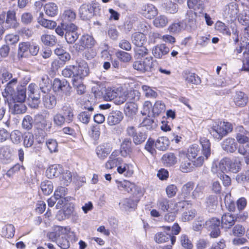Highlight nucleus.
<instances>
[{"mask_svg": "<svg viewBox=\"0 0 249 249\" xmlns=\"http://www.w3.org/2000/svg\"><path fill=\"white\" fill-rule=\"evenodd\" d=\"M200 142L202 146V154L204 155L205 160H207L211 155V143L206 138L203 137L200 139Z\"/></svg>", "mask_w": 249, "mask_h": 249, "instance_id": "23", "label": "nucleus"}, {"mask_svg": "<svg viewBox=\"0 0 249 249\" xmlns=\"http://www.w3.org/2000/svg\"><path fill=\"white\" fill-rule=\"evenodd\" d=\"M110 152L111 149L107 145H99L96 149V154L98 157L101 160L106 159Z\"/></svg>", "mask_w": 249, "mask_h": 249, "instance_id": "27", "label": "nucleus"}, {"mask_svg": "<svg viewBox=\"0 0 249 249\" xmlns=\"http://www.w3.org/2000/svg\"><path fill=\"white\" fill-rule=\"evenodd\" d=\"M53 89L55 92L67 93L71 92V87L67 80H61L58 78H55L53 81Z\"/></svg>", "mask_w": 249, "mask_h": 249, "instance_id": "11", "label": "nucleus"}, {"mask_svg": "<svg viewBox=\"0 0 249 249\" xmlns=\"http://www.w3.org/2000/svg\"><path fill=\"white\" fill-rule=\"evenodd\" d=\"M235 138L240 144L249 142V132L242 126H238L235 128Z\"/></svg>", "mask_w": 249, "mask_h": 249, "instance_id": "14", "label": "nucleus"}, {"mask_svg": "<svg viewBox=\"0 0 249 249\" xmlns=\"http://www.w3.org/2000/svg\"><path fill=\"white\" fill-rule=\"evenodd\" d=\"M236 218L230 213L222 215L221 217V225L224 229H230L235 222Z\"/></svg>", "mask_w": 249, "mask_h": 249, "instance_id": "18", "label": "nucleus"}, {"mask_svg": "<svg viewBox=\"0 0 249 249\" xmlns=\"http://www.w3.org/2000/svg\"><path fill=\"white\" fill-rule=\"evenodd\" d=\"M66 232V229L61 226H56L53 231L47 233L48 238L53 242H57L62 235Z\"/></svg>", "mask_w": 249, "mask_h": 249, "instance_id": "16", "label": "nucleus"}, {"mask_svg": "<svg viewBox=\"0 0 249 249\" xmlns=\"http://www.w3.org/2000/svg\"><path fill=\"white\" fill-rule=\"evenodd\" d=\"M162 162L166 166H171L177 162V159L173 153H167L162 157Z\"/></svg>", "mask_w": 249, "mask_h": 249, "instance_id": "33", "label": "nucleus"}, {"mask_svg": "<svg viewBox=\"0 0 249 249\" xmlns=\"http://www.w3.org/2000/svg\"><path fill=\"white\" fill-rule=\"evenodd\" d=\"M118 152L114 151L110 155L109 160L105 164V167L107 169H112L122 163V159L120 157H118Z\"/></svg>", "mask_w": 249, "mask_h": 249, "instance_id": "17", "label": "nucleus"}, {"mask_svg": "<svg viewBox=\"0 0 249 249\" xmlns=\"http://www.w3.org/2000/svg\"><path fill=\"white\" fill-rule=\"evenodd\" d=\"M158 11L154 5L147 4L143 7V15L147 18L151 19L157 15Z\"/></svg>", "mask_w": 249, "mask_h": 249, "instance_id": "26", "label": "nucleus"}, {"mask_svg": "<svg viewBox=\"0 0 249 249\" xmlns=\"http://www.w3.org/2000/svg\"><path fill=\"white\" fill-rule=\"evenodd\" d=\"M168 22V19L164 16H158L154 20V25L159 28H162L165 26Z\"/></svg>", "mask_w": 249, "mask_h": 249, "instance_id": "53", "label": "nucleus"}, {"mask_svg": "<svg viewBox=\"0 0 249 249\" xmlns=\"http://www.w3.org/2000/svg\"><path fill=\"white\" fill-rule=\"evenodd\" d=\"M89 70L87 63L83 62L78 66L74 65L67 66L61 72L63 76L65 78H72V84L75 86V83L83 77L87 76Z\"/></svg>", "mask_w": 249, "mask_h": 249, "instance_id": "1", "label": "nucleus"}, {"mask_svg": "<svg viewBox=\"0 0 249 249\" xmlns=\"http://www.w3.org/2000/svg\"><path fill=\"white\" fill-rule=\"evenodd\" d=\"M61 25L66 32L65 34L77 32L78 27L72 23H61Z\"/></svg>", "mask_w": 249, "mask_h": 249, "instance_id": "58", "label": "nucleus"}, {"mask_svg": "<svg viewBox=\"0 0 249 249\" xmlns=\"http://www.w3.org/2000/svg\"><path fill=\"white\" fill-rule=\"evenodd\" d=\"M15 233L14 226L12 224L6 225L2 230V234L6 238H11L14 236Z\"/></svg>", "mask_w": 249, "mask_h": 249, "instance_id": "55", "label": "nucleus"}, {"mask_svg": "<svg viewBox=\"0 0 249 249\" xmlns=\"http://www.w3.org/2000/svg\"><path fill=\"white\" fill-rule=\"evenodd\" d=\"M33 119L30 115H26L22 122V127L26 130H30L33 126Z\"/></svg>", "mask_w": 249, "mask_h": 249, "instance_id": "45", "label": "nucleus"}, {"mask_svg": "<svg viewBox=\"0 0 249 249\" xmlns=\"http://www.w3.org/2000/svg\"><path fill=\"white\" fill-rule=\"evenodd\" d=\"M166 107L165 104L161 101H157L153 107L151 115L154 117L158 116L165 111Z\"/></svg>", "mask_w": 249, "mask_h": 249, "instance_id": "32", "label": "nucleus"}, {"mask_svg": "<svg viewBox=\"0 0 249 249\" xmlns=\"http://www.w3.org/2000/svg\"><path fill=\"white\" fill-rule=\"evenodd\" d=\"M154 64L153 57H147L144 59L135 61L133 64V68L142 73L152 71Z\"/></svg>", "mask_w": 249, "mask_h": 249, "instance_id": "7", "label": "nucleus"}, {"mask_svg": "<svg viewBox=\"0 0 249 249\" xmlns=\"http://www.w3.org/2000/svg\"><path fill=\"white\" fill-rule=\"evenodd\" d=\"M238 12L236 4L232 2L225 7L223 15L228 20L233 21L236 18Z\"/></svg>", "mask_w": 249, "mask_h": 249, "instance_id": "13", "label": "nucleus"}, {"mask_svg": "<svg viewBox=\"0 0 249 249\" xmlns=\"http://www.w3.org/2000/svg\"><path fill=\"white\" fill-rule=\"evenodd\" d=\"M45 129H35V140L38 143H42L45 142L46 137Z\"/></svg>", "mask_w": 249, "mask_h": 249, "instance_id": "47", "label": "nucleus"}, {"mask_svg": "<svg viewBox=\"0 0 249 249\" xmlns=\"http://www.w3.org/2000/svg\"><path fill=\"white\" fill-rule=\"evenodd\" d=\"M142 126L145 127L147 129L152 130L155 128L157 125V122L153 119L146 118L141 123Z\"/></svg>", "mask_w": 249, "mask_h": 249, "instance_id": "48", "label": "nucleus"}, {"mask_svg": "<svg viewBox=\"0 0 249 249\" xmlns=\"http://www.w3.org/2000/svg\"><path fill=\"white\" fill-rule=\"evenodd\" d=\"M44 14L42 12L39 13V16L37 18V22L42 26L48 29H53L56 26L55 21L43 18Z\"/></svg>", "mask_w": 249, "mask_h": 249, "instance_id": "24", "label": "nucleus"}, {"mask_svg": "<svg viewBox=\"0 0 249 249\" xmlns=\"http://www.w3.org/2000/svg\"><path fill=\"white\" fill-rule=\"evenodd\" d=\"M123 113L118 110L113 111L110 112L107 119L109 125H114L119 124L123 119Z\"/></svg>", "mask_w": 249, "mask_h": 249, "instance_id": "19", "label": "nucleus"}, {"mask_svg": "<svg viewBox=\"0 0 249 249\" xmlns=\"http://www.w3.org/2000/svg\"><path fill=\"white\" fill-rule=\"evenodd\" d=\"M41 189L45 195L50 194L53 190V185L51 181L46 180L41 183Z\"/></svg>", "mask_w": 249, "mask_h": 249, "instance_id": "44", "label": "nucleus"}, {"mask_svg": "<svg viewBox=\"0 0 249 249\" xmlns=\"http://www.w3.org/2000/svg\"><path fill=\"white\" fill-rule=\"evenodd\" d=\"M169 52V48L164 44L158 45L152 49V53L155 57L161 58Z\"/></svg>", "mask_w": 249, "mask_h": 249, "instance_id": "21", "label": "nucleus"}, {"mask_svg": "<svg viewBox=\"0 0 249 249\" xmlns=\"http://www.w3.org/2000/svg\"><path fill=\"white\" fill-rule=\"evenodd\" d=\"M44 10L46 15L50 17H54L57 15L58 8L56 4L53 2L46 3L44 6Z\"/></svg>", "mask_w": 249, "mask_h": 249, "instance_id": "36", "label": "nucleus"}, {"mask_svg": "<svg viewBox=\"0 0 249 249\" xmlns=\"http://www.w3.org/2000/svg\"><path fill=\"white\" fill-rule=\"evenodd\" d=\"M131 40L136 47L142 46L146 42V36L142 33L136 32L132 35Z\"/></svg>", "mask_w": 249, "mask_h": 249, "instance_id": "29", "label": "nucleus"}, {"mask_svg": "<svg viewBox=\"0 0 249 249\" xmlns=\"http://www.w3.org/2000/svg\"><path fill=\"white\" fill-rule=\"evenodd\" d=\"M196 211L194 209L184 212L182 215V220L186 222L192 220L196 215Z\"/></svg>", "mask_w": 249, "mask_h": 249, "instance_id": "61", "label": "nucleus"}, {"mask_svg": "<svg viewBox=\"0 0 249 249\" xmlns=\"http://www.w3.org/2000/svg\"><path fill=\"white\" fill-rule=\"evenodd\" d=\"M215 28L217 31L227 36H230L231 34L228 27L221 21L216 22L215 24Z\"/></svg>", "mask_w": 249, "mask_h": 249, "instance_id": "50", "label": "nucleus"}, {"mask_svg": "<svg viewBox=\"0 0 249 249\" xmlns=\"http://www.w3.org/2000/svg\"><path fill=\"white\" fill-rule=\"evenodd\" d=\"M26 94H3L5 101L8 103L12 113L20 114L25 113L27 108L24 104L26 100Z\"/></svg>", "mask_w": 249, "mask_h": 249, "instance_id": "2", "label": "nucleus"}, {"mask_svg": "<svg viewBox=\"0 0 249 249\" xmlns=\"http://www.w3.org/2000/svg\"><path fill=\"white\" fill-rule=\"evenodd\" d=\"M219 219L213 217L205 222V228L210 231V235L212 238H216L220 234Z\"/></svg>", "mask_w": 249, "mask_h": 249, "instance_id": "8", "label": "nucleus"}, {"mask_svg": "<svg viewBox=\"0 0 249 249\" xmlns=\"http://www.w3.org/2000/svg\"><path fill=\"white\" fill-rule=\"evenodd\" d=\"M238 152L244 156L249 155V142L239 144L238 147Z\"/></svg>", "mask_w": 249, "mask_h": 249, "instance_id": "64", "label": "nucleus"}, {"mask_svg": "<svg viewBox=\"0 0 249 249\" xmlns=\"http://www.w3.org/2000/svg\"><path fill=\"white\" fill-rule=\"evenodd\" d=\"M218 168L223 173L227 171L237 173L241 169V158L239 157H234L232 159L224 158L219 161Z\"/></svg>", "mask_w": 249, "mask_h": 249, "instance_id": "3", "label": "nucleus"}, {"mask_svg": "<svg viewBox=\"0 0 249 249\" xmlns=\"http://www.w3.org/2000/svg\"><path fill=\"white\" fill-rule=\"evenodd\" d=\"M116 54L120 60L124 62H127L131 59V56L129 53L122 51L117 52Z\"/></svg>", "mask_w": 249, "mask_h": 249, "instance_id": "63", "label": "nucleus"}, {"mask_svg": "<svg viewBox=\"0 0 249 249\" xmlns=\"http://www.w3.org/2000/svg\"><path fill=\"white\" fill-rule=\"evenodd\" d=\"M203 4L202 0H187V4L190 9H199L202 7Z\"/></svg>", "mask_w": 249, "mask_h": 249, "instance_id": "59", "label": "nucleus"}, {"mask_svg": "<svg viewBox=\"0 0 249 249\" xmlns=\"http://www.w3.org/2000/svg\"><path fill=\"white\" fill-rule=\"evenodd\" d=\"M74 213V207L69 205L65 207L63 211H59L56 215L57 219L59 220L68 218Z\"/></svg>", "mask_w": 249, "mask_h": 249, "instance_id": "31", "label": "nucleus"}, {"mask_svg": "<svg viewBox=\"0 0 249 249\" xmlns=\"http://www.w3.org/2000/svg\"><path fill=\"white\" fill-rule=\"evenodd\" d=\"M169 141L166 137L159 138L155 142V146L160 150L164 151L169 146Z\"/></svg>", "mask_w": 249, "mask_h": 249, "instance_id": "39", "label": "nucleus"}, {"mask_svg": "<svg viewBox=\"0 0 249 249\" xmlns=\"http://www.w3.org/2000/svg\"><path fill=\"white\" fill-rule=\"evenodd\" d=\"M204 183L202 182L198 183L192 193V198L193 199L202 198L204 196Z\"/></svg>", "mask_w": 249, "mask_h": 249, "instance_id": "37", "label": "nucleus"}, {"mask_svg": "<svg viewBox=\"0 0 249 249\" xmlns=\"http://www.w3.org/2000/svg\"><path fill=\"white\" fill-rule=\"evenodd\" d=\"M23 144L26 147H31L34 142V135L30 132L24 134Z\"/></svg>", "mask_w": 249, "mask_h": 249, "instance_id": "54", "label": "nucleus"}, {"mask_svg": "<svg viewBox=\"0 0 249 249\" xmlns=\"http://www.w3.org/2000/svg\"><path fill=\"white\" fill-rule=\"evenodd\" d=\"M127 94H104L103 98L106 101H113L116 105L124 103L126 100Z\"/></svg>", "mask_w": 249, "mask_h": 249, "instance_id": "20", "label": "nucleus"}, {"mask_svg": "<svg viewBox=\"0 0 249 249\" xmlns=\"http://www.w3.org/2000/svg\"><path fill=\"white\" fill-rule=\"evenodd\" d=\"M186 81L195 85H198L201 83L200 78L194 73H189L186 77Z\"/></svg>", "mask_w": 249, "mask_h": 249, "instance_id": "57", "label": "nucleus"}, {"mask_svg": "<svg viewBox=\"0 0 249 249\" xmlns=\"http://www.w3.org/2000/svg\"><path fill=\"white\" fill-rule=\"evenodd\" d=\"M49 116V112L45 109L36 114L34 116L35 129H45L49 123L47 120Z\"/></svg>", "mask_w": 249, "mask_h": 249, "instance_id": "9", "label": "nucleus"}, {"mask_svg": "<svg viewBox=\"0 0 249 249\" xmlns=\"http://www.w3.org/2000/svg\"><path fill=\"white\" fill-rule=\"evenodd\" d=\"M137 202L130 198H126L120 203L121 208L125 211L130 209H134L136 207Z\"/></svg>", "mask_w": 249, "mask_h": 249, "instance_id": "40", "label": "nucleus"}, {"mask_svg": "<svg viewBox=\"0 0 249 249\" xmlns=\"http://www.w3.org/2000/svg\"><path fill=\"white\" fill-rule=\"evenodd\" d=\"M30 48V42H23L18 44V56L19 58L26 57Z\"/></svg>", "mask_w": 249, "mask_h": 249, "instance_id": "35", "label": "nucleus"}, {"mask_svg": "<svg viewBox=\"0 0 249 249\" xmlns=\"http://www.w3.org/2000/svg\"><path fill=\"white\" fill-rule=\"evenodd\" d=\"M4 24V27L6 29H16L18 27L19 23L17 21L14 10H8L6 13Z\"/></svg>", "mask_w": 249, "mask_h": 249, "instance_id": "12", "label": "nucleus"}, {"mask_svg": "<svg viewBox=\"0 0 249 249\" xmlns=\"http://www.w3.org/2000/svg\"><path fill=\"white\" fill-rule=\"evenodd\" d=\"M232 130V126L231 123L218 122L213 124L210 132L214 139L220 140Z\"/></svg>", "mask_w": 249, "mask_h": 249, "instance_id": "4", "label": "nucleus"}, {"mask_svg": "<svg viewBox=\"0 0 249 249\" xmlns=\"http://www.w3.org/2000/svg\"><path fill=\"white\" fill-rule=\"evenodd\" d=\"M133 151L132 143L130 138H125L121 144V153L123 156L130 154Z\"/></svg>", "mask_w": 249, "mask_h": 249, "instance_id": "22", "label": "nucleus"}, {"mask_svg": "<svg viewBox=\"0 0 249 249\" xmlns=\"http://www.w3.org/2000/svg\"><path fill=\"white\" fill-rule=\"evenodd\" d=\"M221 147L225 151L228 153H233L237 148V143L233 138L229 137L225 139L222 142Z\"/></svg>", "mask_w": 249, "mask_h": 249, "instance_id": "15", "label": "nucleus"}, {"mask_svg": "<svg viewBox=\"0 0 249 249\" xmlns=\"http://www.w3.org/2000/svg\"><path fill=\"white\" fill-rule=\"evenodd\" d=\"M116 182L117 184V187L120 190L128 193L132 192L135 187L134 183L126 180H124L123 181L116 180Z\"/></svg>", "mask_w": 249, "mask_h": 249, "instance_id": "25", "label": "nucleus"}, {"mask_svg": "<svg viewBox=\"0 0 249 249\" xmlns=\"http://www.w3.org/2000/svg\"><path fill=\"white\" fill-rule=\"evenodd\" d=\"M62 168L60 165H52L46 171V175L48 178H52L59 176Z\"/></svg>", "mask_w": 249, "mask_h": 249, "instance_id": "28", "label": "nucleus"}, {"mask_svg": "<svg viewBox=\"0 0 249 249\" xmlns=\"http://www.w3.org/2000/svg\"><path fill=\"white\" fill-rule=\"evenodd\" d=\"M44 106L49 109L53 108L56 104V98L54 94H45L43 97Z\"/></svg>", "mask_w": 249, "mask_h": 249, "instance_id": "30", "label": "nucleus"}, {"mask_svg": "<svg viewBox=\"0 0 249 249\" xmlns=\"http://www.w3.org/2000/svg\"><path fill=\"white\" fill-rule=\"evenodd\" d=\"M91 113L88 111L81 112L78 115V120L82 123L88 124L90 119Z\"/></svg>", "mask_w": 249, "mask_h": 249, "instance_id": "60", "label": "nucleus"}, {"mask_svg": "<svg viewBox=\"0 0 249 249\" xmlns=\"http://www.w3.org/2000/svg\"><path fill=\"white\" fill-rule=\"evenodd\" d=\"M96 6L94 4H84L79 9V15L83 20H89L94 15Z\"/></svg>", "mask_w": 249, "mask_h": 249, "instance_id": "10", "label": "nucleus"}, {"mask_svg": "<svg viewBox=\"0 0 249 249\" xmlns=\"http://www.w3.org/2000/svg\"><path fill=\"white\" fill-rule=\"evenodd\" d=\"M75 12L71 9H67L64 11L62 15L61 23H68L73 21L76 18Z\"/></svg>", "mask_w": 249, "mask_h": 249, "instance_id": "34", "label": "nucleus"}, {"mask_svg": "<svg viewBox=\"0 0 249 249\" xmlns=\"http://www.w3.org/2000/svg\"><path fill=\"white\" fill-rule=\"evenodd\" d=\"M147 135L144 132H138L136 134L132 137L133 142L136 145H139L142 143L146 140Z\"/></svg>", "mask_w": 249, "mask_h": 249, "instance_id": "46", "label": "nucleus"}, {"mask_svg": "<svg viewBox=\"0 0 249 249\" xmlns=\"http://www.w3.org/2000/svg\"><path fill=\"white\" fill-rule=\"evenodd\" d=\"M194 187V183L192 181L188 182L182 186L181 188V195L184 198L190 196V192L193 190Z\"/></svg>", "mask_w": 249, "mask_h": 249, "instance_id": "42", "label": "nucleus"}, {"mask_svg": "<svg viewBox=\"0 0 249 249\" xmlns=\"http://www.w3.org/2000/svg\"><path fill=\"white\" fill-rule=\"evenodd\" d=\"M235 104L239 107H243L245 106L248 101V98L245 94H236L234 98Z\"/></svg>", "mask_w": 249, "mask_h": 249, "instance_id": "49", "label": "nucleus"}, {"mask_svg": "<svg viewBox=\"0 0 249 249\" xmlns=\"http://www.w3.org/2000/svg\"><path fill=\"white\" fill-rule=\"evenodd\" d=\"M93 37L89 35H82L78 41L73 46V48L77 53L83 52L86 49H90L95 44Z\"/></svg>", "mask_w": 249, "mask_h": 249, "instance_id": "5", "label": "nucleus"}, {"mask_svg": "<svg viewBox=\"0 0 249 249\" xmlns=\"http://www.w3.org/2000/svg\"><path fill=\"white\" fill-rule=\"evenodd\" d=\"M202 153L200 150L199 146L197 144H193L188 149L187 156L189 158L196 159L193 162V165L196 167L201 166L204 162L205 158L201 155Z\"/></svg>", "mask_w": 249, "mask_h": 249, "instance_id": "6", "label": "nucleus"}, {"mask_svg": "<svg viewBox=\"0 0 249 249\" xmlns=\"http://www.w3.org/2000/svg\"><path fill=\"white\" fill-rule=\"evenodd\" d=\"M180 169V170L184 173H188L193 170V166L189 158H185L183 160L181 161Z\"/></svg>", "mask_w": 249, "mask_h": 249, "instance_id": "43", "label": "nucleus"}, {"mask_svg": "<svg viewBox=\"0 0 249 249\" xmlns=\"http://www.w3.org/2000/svg\"><path fill=\"white\" fill-rule=\"evenodd\" d=\"M170 201L166 198H160L158 200L157 205L158 207L165 212L168 211Z\"/></svg>", "mask_w": 249, "mask_h": 249, "instance_id": "56", "label": "nucleus"}, {"mask_svg": "<svg viewBox=\"0 0 249 249\" xmlns=\"http://www.w3.org/2000/svg\"><path fill=\"white\" fill-rule=\"evenodd\" d=\"M41 40L45 46H53L57 42L55 36L53 35H43L41 36Z\"/></svg>", "mask_w": 249, "mask_h": 249, "instance_id": "38", "label": "nucleus"}, {"mask_svg": "<svg viewBox=\"0 0 249 249\" xmlns=\"http://www.w3.org/2000/svg\"><path fill=\"white\" fill-rule=\"evenodd\" d=\"M232 232L234 236H241L244 234L245 229L242 225L237 224L233 227Z\"/></svg>", "mask_w": 249, "mask_h": 249, "instance_id": "62", "label": "nucleus"}, {"mask_svg": "<svg viewBox=\"0 0 249 249\" xmlns=\"http://www.w3.org/2000/svg\"><path fill=\"white\" fill-rule=\"evenodd\" d=\"M62 112L64 115L66 116V120L69 123L72 121L73 114L72 109L69 106H64L63 107Z\"/></svg>", "mask_w": 249, "mask_h": 249, "instance_id": "52", "label": "nucleus"}, {"mask_svg": "<svg viewBox=\"0 0 249 249\" xmlns=\"http://www.w3.org/2000/svg\"><path fill=\"white\" fill-rule=\"evenodd\" d=\"M27 101L31 107L37 108L40 102V94H29Z\"/></svg>", "mask_w": 249, "mask_h": 249, "instance_id": "41", "label": "nucleus"}, {"mask_svg": "<svg viewBox=\"0 0 249 249\" xmlns=\"http://www.w3.org/2000/svg\"><path fill=\"white\" fill-rule=\"evenodd\" d=\"M170 234L164 232H158L155 235V240L157 243H162L166 242L170 240Z\"/></svg>", "mask_w": 249, "mask_h": 249, "instance_id": "51", "label": "nucleus"}]
</instances>
